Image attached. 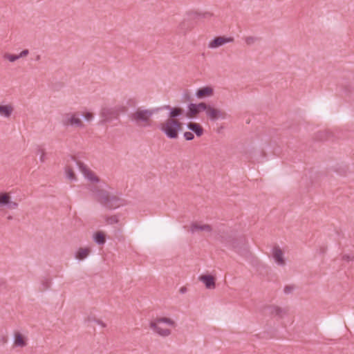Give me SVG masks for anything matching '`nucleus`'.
Segmentation results:
<instances>
[{
    "mask_svg": "<svg viewBox=\"0 0 354 354\" xmlns=\"http://www.w3.org/2000/svg\"><path fill=\"white\" fill-rule=\"evenodd\" d=\"M82 116L86 121H91L93 118V114L91 112H84L82 113Z\"/></svg>",
    "mask_w": 354,
    "mask_h": 354,
    "instance_id": "obj_28",
    "label": "nucleus"
},
{
    "mask_svg": "<svg viewBox=\"0 0 354 354\" xmlns=\"http://www.w3.org/2000/svg\"><path fill=\"white\" fill-rule=\"evenodd\" d=\"M14 111L12 104H0V115L8 118L11 116Z\"/></svg>",
    "mask_w": 354,
    "mask_h": 354,
    "instance_id": "obj_13",
    "label": "nucleus"
},
{
    "mask_svg": "<svg viewBox=\"0 0 354 354\" xmlns=\"http://www.w3.org/2000/svg\"><path fill=\"white\" fill-rule=\"evenodd\" d=\"M295 287L293 286H286L285 288H284V292L285 294H290L291 293L293 290H294Z\"/></svg>",
    "mask_w": 354,
    "mask_h": 354,
    "instance_id": "obj_31",
    "label": "nucleus"
},
{
    "mask_svg": "<svg viewBox=\"0 0 354 354\" xmlns=\"http://www.w3.org/2000/svg\"><path fill=\"white\" fill-rule=\"evenodd\" d=\"M37 154L39 156V161L44 162L46 160V153L42 149H38Z\"/></svg>",
    "mask_w": 354,
    "mask_h": 354,
    "instance_id": "obj_26",
    "label": "nucleus"
},
{
    "mask_svg": "<svg viewBox=\"0 0 354 354\" xmlns=\"http://www.w3.org/2000/svg\"><path fill=\"white\" fill-rule=\"evenodd\" d=\"M206 114L208 118L212 120H216L219 118H223L225 116V113L221 111L220 109L213 108L212 106H209L207 111H206Z\"/></svg>",
    "mask_w": 354,
    "mask_h": 354,
    "instance_id": "obj_10",
    "label": "nucleus"
},
{
    "mask_svg": "<svg viewBox=\"0 0 354 354\" xmlns=\"http://www.w3.org/2000/svg\"><path fill=\"white\" fill-rule=\"evenodd\" d=\"M40 59V56L39 55H37V59L39 60Z\"/></svg>",
    "mask_w": 354,
    "mask_h": 354,
    "instance_id": "obj_38",
    "label": "nucleus"
},
{
    "mask_svg": "<svg viewBox=\"0 0 354 354\" xmlns=\"http://www.w3.org/2000/svg\"><path fill=\"white\" fill-rule=\"evenodd\" d=\"M342 259L346 261H354V255L353 254H344L342 256Z\"/></svg>",
    "mask_w": 354,
    "mask_h": 354,
    "instance_id": "obj_29",
    "label": "nucleus"
},
{
    "mask_svg": "<svg viewBox=\"0 0 354 354\" xmlns=\"http://www.w3.org/2000/svg\"><path fill=\"white\" fill-rule=\"evenodd\" d=\"M106 221L109 224H113L118 222V218L116 216H111L110 218H107Z\"/></svg>",
    "mask_w": 354,
    "mask_h": 354,
    "instance_id": "obj_30",
    "label": "nucleus"
},
{
    "mask_svg": "<svg viewBox=\"0 0 354 354\" xmlns=\"http://www.w3.org/2000/svg\"><path fill=\"white\" fill-rule=\"evenodd\" d=\"M29 54V50L28 49L23 50L19 55H12L9 53H6L3 55V57L10 62H14L17 59L22 57H26Z\"/></svg>",
    "mask_w": 354,
    "mask_h": 354,
    "instance_id": "obj_14",
    "label": "nucleus"
},
{
    "mask_svg": "<svg viewBox=\"0 0 354 354\" xmlns=\"http://www.w3.org/2000/svg\"><path fill=\"white\" fill-rule=\"evenodd\" d=\"M90 249L88 248H80L75 252V257L78 261H82L86 259L90 254Z\"/></svg>",
    "mask_w": 354,
    "mask_h": 354,
    "instance_id": "obj_15",
    "label": "nucleus"
},
{
    "mask_svg": "<svg viewBox=\"0 0 354 354\" xmlns=\"http://www.w3.org/2000/svg\"><path fill=\"white\" fill-rule=\"evenodd\" d=\"M161 129L165 133H178L183 130V123L176 119L168 118L162 123Z\"/></svg>",
    "mask_w": 354,
    "mask_h": 354,
    "instance_id": "obj_4",
    "label": "nucleus"
},
{
    "mask_svg": "<svg viewBox=\"0 0 354 354\" xmlns=\"http://www.w3.org/2000/svg\"><path fill=\"white\" fill-rule=\"evenodd\" d=\"M4 284H5V281L3 279H0V287L1 286H3Z\"/></svg>",
    "mask_w": 354,
    "mask_h": 354,
    "instance_id": "obj_36",
    "label": "nucleus"
},
{
    "mask_svg": "<svg viewBox=\"0 0 354 354\" xmlns=\"http://www.w3.org/2000/svg\"><path fill=\"white\" fill-rule=\"evenodd\" d=\"M212 15H213L212 13H210V12H205V13L203 14V17H212Z\"/></svg>",
    "mask_w": 354,
    "mask_h": 354,
    "instance_id": "obj_35",
    "label": "nucleus"
},
{
    "mask_svg": "<svg viewBox=\"0 0 354 354\" xmlns=\"http://www.w3.org/2000/svg\"><path fill=\"white\" fill-rule=\"evenodd\" d=\"M93 240L97 244L100 245H104L105 243L104 235L101 232H98L95 234H94Z\"/></svg>",
    "mask_w": 354,
    "mask_h": 354,
    "instance_id": "obj_21",
    "label": "nucleus"
},
{
    "mask_svg": "<svg viewBox=\"0 0 354 354\" xmlns=\"http://www.w3.org/2000/svg\"><path fill=\"white\" fill-rule=\"evenodd\" d=\"M259 40V39L254 36H248L245 37V41L248 46H251Z\"/></svg>",
    "mask_w": 354,
    "mask_h": 354,
    "instance_id": "obj_25",
    "label": "nucleus"
},
{
    "mask_svg": "<svg viewBox=\"0 0 354 354\" xmlns=\"http://www.w3.org/2000/svg\"><path fill=\"white\" fill-rule=\"evenodd\" d=\"M183 113V109L181 108L176 107L171 109L169 113V118L176 119V117L182 115Z\"/></svg>",
    "mask_w": 354,
    "mask_h": 354,
    "instance_id": "obj_23",
    "label": "nucleus"
},
{
    "mask_svg": "<svg viewBox=\"0 0 354 354\" xmlns=\"http://www.w3.org/2000/svg\"><path fill=\"white\" fill-rule=\"evenodd\" d=\"M62 123L64 125H71L76 127H82L84 124L76 113H66L62 117Z\"/></svg>",
    "mask_w": 354,
    "mask_h": 354,
    "instance_id": "obj_5",
    "label": "nucleus"
},
{
    "mask_svg": "<svg viewBox=\"0 0 354 354\" xmlns=\"http://www.w3.org/2000/svg\"><path fill=\"white\" fill-rule=\"evenodd\" d=\"M234 39L232 37H226L224 36H219L215 37L213 40H212L209 43L208 47L209 48H216L227 43H232L234 42Z\"/></svg>",
    "mask_w": 354,
    "mask_h": 354,
    "instance_id": "obj_8",
    "label": "nucleus"
},
{
    "mask_svg": "<svg viewBox=\"0 0 354 354\" xmlns=\"http://www.w3.org/2000/svg\"><path fill=\"white\" fill-rule=\"evenodd\" d=\"M272 257L274 262L278 266L283 267L286 265V259L283 252L278 247H275L272 250Z\"/></svg>",
    "mask_w": 354,
    "mask_h": 354,
    "instance_id": "obj_9",
    "label": "nucleus"
},
{
    "mask_svg": "<svg viewBox=\"0 0 354 354\" xmlns=\"http://www.w3.org/2000/svg\"><path fill=\"white\" fill-rule=\"evenodd\" d=\"M177 327V319L172 317L160 316L149 322V328L153 334L162 338L170 337L172 330Z\"/></svg>",
    "mask_w": 354,
    "mask_h": 354,
    "instance_id": "obj_2",
    "label": "nucleus"
},
{
    "mask_svg": "<svg viewBox=\"0 0 354 354\" xmlns=\"http://www.w3.org/2000/svg\"><path fill=\"white\" fill-rule=\"evenodd\" d=\"M94 322L98 324L99 326H102V328H104L106 327V324L104 323H103L102 321L101 320H99V319H95Z\"/></svg>",
    "mask_w": 354,
    "mask_h": 354,
    "instance_id": "obj_33",
    "label": "nucleus"
},
{
    "mask_svg": "<svg viewBox=\"0 0 354 354\" xmlns=\"http://www.w3.org/2000/svg\"><path fill=\"white\" fill-rule=\"evenodd\" d=\"M189 109H188V111L186 114L187 117L188 118H194L196 117L198 113L200 112V111L198 110V109L196 107V104H190L188 106Z\"/></svg>",
    "mask_w": 354,
    "mask_h": 354,
    "instance_id": "obj_20",
    "label": "nucleus"
},
{
    "mask_svg": "<svg viewBox=\"0 0 354 354\" xmlns=\"http://www.w3.org/2000/svg\"><path fill=\"white\" fill-rule=\"evenodd\" d=\"M213 89L209 86H205L198 89L196 92V96L198 98L212 96L213 95Z\"/></svg>",
    "mask_w": 354,
    "mask_h": 354,
    "instance_id": "obj_17",
    "label": "nucleus"
},
{
    "mask_svg": "<svg viewBox=\"0 0 354 354\" xmlns=\"http://www.w3.org/2000/svg\"><path fill=\"white\" fill-rule=\"evenodd\" d=\"M18 207L16 202L12 201L10 195L8 193L0 192V207H6L14 209Z\"/></svg>",
    "mask_w": 354,
    "mask_h": 354,
    "instance_id": "obj_7",
    "label": "nucleus"
},
{
    "mask_svg": "<svg viewBox=\"0 0 354 354\" xmlns=\"http://www.w3.org/2000/svg\"><path fill=\"white\" fill-rule=\"evenodd\" d=\"M209 106H207L204 102H201L198 104H196V107L198 109V110L201 111H207Z\"/></svg>",
    "mask_w": 354,
    "mask_h": 354,
    "instance_id": "obj_27",
    "label": "nucleus"
},
{
    "mask_svg": "<svg viewBox=\"0 0 354 354\" xmlns=\"http://www.w3.org/2000/svg\"><path fill=\"white\" fill-rule=\"evenodd\" d=\"M187 127L189 130L194 131V133H202L203 131L202 127L198 123L189 122L187 124Z\"/></svg>",
    "mask_w": 354,
    "mask_h": 354,
    "instance_id": "obj_22",
    "label": "nucleus"
},
{
    "mask_svg": "<svg viewBox=\"0 0 354 354\" xmlns=\"http://www.w3.org/2000/svg\"><path fill=\"white\" fill-rule=\"evenodd\" d=\"M199 280L203 282L206 288L214 289L215 288V281L214 278L209 274L202 275L199 277Z\"/></svg>",
    "mask_w": 354,
    "mask_h": 354,
    "instance_id": "obj_11",
    "label": "nucleus"
},
{
    "mask_svg": "<svg viewBox=\"0 0 354 354\" xmlns=\"http://www.w3.org/2000/svg\"><path fill=\"white\" fill-rule=\"evenodd\" d=\"M270 313L273 315L281 318L286 315V309L277 306H272L269 308Z\"/></svg>",
    "mask_w": 354,
    "mask_h": 354,
    "instance_id": "obj_16",
    "label": "nucleus"
},
{
    "mask_svg": "<svg viewBox=\"0 0 354 354\" xmlns=\"http://www.w3.org/2000/svg\"><path fill=\"white\" fill-rule=\"evenodd\" d=\"M77 162L73 156H70L66 160L64 167V175L66 179L71 182L77 181V176L71 165V162Z\"/></svg>",
    "mask_w": 354,
    "mask_h": 354,
    "instance_id": "obj_6",
    "label": "nucleus"
},
{
    "mask_svg": "<svg viewBox=\"0 0 354 354\" xmlns=\"http://www.w3.org/2000/svg\"><path fill=\"white\" fill-rule=\"evenodd\" d=\"M41 289L43 290H47L50 288V283H51V281H50V279L47 278V277H44L43 279H41Z\"/></svg>",
    "mask_w": 354,
    "mask_h": 354,
    "instance_id": "obj_24",
    "label": "nucleus"
},
{
    "mask_svg": "<svg viewBox=\"0 0 354 354\" xmlns=\"http://www.w3.org/2000/svg\"><path fill=\"white\" fill-rule=\"evenodd\" d=\"M184 137L187 140H192L194 138V134H184Z\"/></svg>",
    "mask_w": 354,
    "mask_h": 354,
    "instance_id": "obj_32",
    "label": "nucleus"
},
{
    "mask_svg": "<svg viewBox=\"0 0 354 354\" xmlns=\"http://www.w3.org/2000/svg\"><path fill=\"white\" fill-rule=\"evenodd\" d=\"M118 113H115L113 110L107 108H104L102 109L101 116L103 118L104 120H109L112 117H116Z\"/></svg>",
    "mask_w": 354,
    "mask_h": 354,
    "instance_id": "obj_19",
    "label": "nucleus"
},
{
    "mask_svg": "<svg viewBox=\"0 0 354 354\" xmlns=\"http://www.w3.org/2000/svg\"><path fill=\"white\" fill-rule=\"evenodd\" d=\"M154 111L151 109H142L138 108L131 115V119L136 124L141 126H148L151 123V117Z\"/></svg>",
    "mask_w": 354,
    "mask_h": 354,
    "instance_id": "obj_3",
    "label": "nucleus"
},
{
    "mask_svg": "<svg viewBox=\"0 0 354 354\" xmlns=\"http://www.w3.org/2000/svg\"><path fill=\"white\" fill-rule=\"evenodd\" d=\"M185 289H184V288H181L180 292H181L182 293L185 292Z\"/></svg>",
    "mask_w": 354,
    "mask_h": 354,
    "instance_id": "obj_37",
    "label": "nucleus"
},
{
    "mask_svg": "<svg viewBox=\"0 0 354 354\" xmlns=\"http://www.w3.org/2000/svg\"><path fill=\"white\" fill-rule=\"evenodd\" d=\"M14 345L17 347L23 348L26 346V343L22 335L19 333H15L13 337Z\"/></svg>",
    "mask_w": 354,
    "mask_h": 354,
    "instance_id": "obj_18",
    "label": "nucleus"
},
{
    "mask_svg": "<svg viewBox=\"0 0 354 354\" xmlns=\"http://www.w3.org/2000/svg\"><path fill=\"white\" fill-rule=\"evenodd\" d=\"M170 139H176L178 138V134H166Z\"/></svg>",
    "mask_w": 354,
    "mask_h": 354,
    "instance_id": "obj_34",
    "label": "nucleus"
},
{
    "mask_svg": "<svg viewBox=\"0 0 354 354\" xmlns=\"http://www.w3.org/2000/svg\"><path fill=\"white\" fill-rule=\"evenodd\" d=\"M80 171L82 173L84 178L90 183L86 188L89 195L98 201L102 206L110 209H115L125 204L124 201L118 194V193L108 185L101 188L95 186L100 182L99 177L87 165L82 162H76Z\"/></svg>",
    "mask_w": 354,
    "mask_h": 354,
    "instance_id": "obj_1",
    "label": "nucleus"
},
{
    "mask_svg": "<svg viewBox=\"0 0 354 354\" xmlns=\"http://www.w3.org/2000/svg\"><path fill=\"white\" fill-rule=\"evenodd\" d=\"M190 231L192 233H195L198 231L209 233L212 232V227L207 224L193 223L190 227Z\"/></svg>",
    "mask_w": 354,
    "mask_h": 354,
    "instance_id": "obj_12",
    "label": "nucleus"
}]
</instances>
